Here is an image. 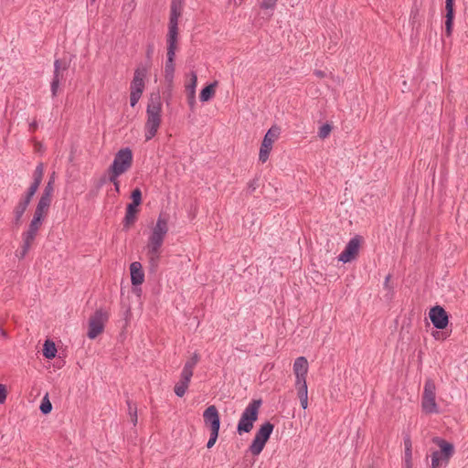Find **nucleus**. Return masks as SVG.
Instances as JSON below:
<instances>
[{
	"mask_svg": "<svg viewBox=\"0 0 468 468\" xmlns=\"http://www.w3.org/2000/svg\"><path fill=\"white\" fill-rule=\"evenodd\" d=\"M176 39H167V50L176 51Z\"/></svg>",
	"mask_w": 468,
	"mask_h": 468,
	"instance_id": "43",
	"label": "nucleus"
},
{
	"mask_svg": "<svg viewBox=\"0 0 468 468\" xmlns=\"http://www.w3.org/2000/svg\"><path fill=\"white\" fill-rule=\"evenodd\" d=\"M1 334H2V335H5V330L1 329Z\"/></svg>",
	"mask_w": 468,
	"mask_h": 468,
	"instance_id": "50",
	"label": "nucleus"
},
{
	"mask_svg": "<svg viewBox=\"0 0 468 468\" xmlns=\"http://www.w3.org/2000/svg\"><path fill=\"white\" fill-rule=\"evenodd\" d=\"M52 410L51 402L48 399V395L46 394L44 398L42 399L41 404H40V410L43 414H48Z\"/></svg>",
	"mask_w": 468,
	"mask_h": 468,
	"instance_id": "29",
	"label": "nucleus"
},
{
	"mask_svg": "<svg viewBox=\"0 0 468 468\" xmlns=\"http://www.w3.org/2000/svg\"><path fill=\"white\" fill-rule=\"evenodd\" d=\"M216 87H217V82H214V83L209 84L207 87H205L200 92V95H199L200 101H202L204 102L208 101L215 95Z\"/></svg>",
	"mask_w": 468,
	"mask_h": 468,
	"instance_id": "24",
	"label": "nucleus"
},
{
	"mask_svg": "<svg viewBox=\"0 0 468 468\" xmlns=\"http://www.w3.org/2000/svg\"><path fill=\"white\" fill-rule=\"evenodd\" d=\"M58 84H59V78L57 76H54V79L51 82V91H52L53 96H55L57 94Z\"/></svg>",
	"mask_w": 468,
	"mask_h": 468,
	"instance_id": "40",
	"label": "nucleus"
},
{
	"mask_svg": "<svg viewBox=\"0 0 468 468\" xmlns=\"http://www.w3.org/2000/svg\"><path fill=\"white\" fill-rule=\"evenodd\" d=\"M120 176H113L112 174H109V180L114 185L115 191L117 193L120 192V182L118 180V177Z\"/></svg>",
	"mask_w": 468,
	"mask_h": 468,
	"instance_id": "39",
	"label": "nucleus"
},
{
	"mask_svg": "<svg viewBox=\"0 0 468 468\" xmlns=\"http://www.w3.org/2000/svg\"><path fill=\"white\" fill-rule=\"evenodd\" d=\"M51 200L52 196L43 193L38 201L34 215L45 218L48 214V207L51 204Z\"/></svg>",
	"mask_w": 468,
	"mask_h": 468,
	"instance_id": "19",
	"label": "nucleus"
},
{
	"mask_svg": "<svg viewBox=\"0 0 468 468\" xmlns=\"http://www.w3.org/2000/svg\"><path fill=\"white\" fill-rule=\"evenodd\" d=\"M261 405V400L260 399H254L248 404L242 412L237 426V431L239 434L250 432L252 430L254 422L258 420Z\"/></svg>",
	"mask_w": 468,
	"mask_h": 468,
	"instance_id": "4",
	"label": "nucleus"
},
{
	"mask_svg": "<svg viewBox=\"0 0 468 468\" xmlns=\"http://www.w3.org/2000/svg\"><path fill=\"white\" fill-rule=\"evenodd\" d=\"M133 164V153L129 148L121 149L114 156L112 165L109 167V174L121 176L127 172Z\"/></svg>",
	"mask_w": 468,
	"mask_h": 468,
	"instance_id": "5",
	"label": "nucleus"
},
{
	"mask_svg": "<svg viewBox=\"0 0 468 468\" xmlns=\"http://www.w3.org/2000/svg\"><path fill=\"white\" fill-rule=\"evenodd\" d=\"M203 418L205 425L210 429V431H219L220 419L216 406L211 405L207 407L203 413Z\"/></svg>",
	"mask_w": 468,
	"mask_h": 468,
	"instance_id": "13",
	"label": "nucleus"
},
{
	"mask_svg": "<svg viewBox=\"0 0 468 468\" xmlns=\"http://www.w3.org/2000/svg\"><path fill=\"white\" fill-rule=\"evenodd\" d=\"M197 85V76L195 72H191L189 80L186 83V93L189 106L193 109L196 104V88Z\"/></svg>",
	"mask_w": 468,
	"mask_h": 468,
	"instance_id": "17",
	"label": "nucleus"
},
{
	"mask_svg": "<svg viewBox=\"0 0 468 468\" xmlns=\"http://www.w3.org/2000/svg\"><path fill=\"white\" fill-rule=\"evenodd\" d=\"M280 135V128L277 126H272L266 133L259 153V161L261 163H265L270 155V153L272 149V145L274 142L279 138Z\"/></svg>",
	"mask_w": 468,
	"mask_h": 468,
	"instance_id": "9",
	"label": "nucleus"
},
{
	"mask_svg": "<svg viewBox=\"0 0 468 468\" xmlns=\"http://www.w3.org/2000/svg\"><path fill=\"white\" fill-rule=\"evenodd\" d=\"M138 209H133L131 207H126V214L123 219V224L125 228H130L134 224L137 218Z\"/></svg>",
	"mask_w": 468,
	"mask_h": 468,
	"instance_id": "25",
	"label": "nucleus"
},
{
	"mask_svg": "<svg viewBox=\"0 0 468 468\" xmlns=\"http://www.w3.org/2000/svg\"><path fill=\"white\" fill-rule=\"evenodd\" d=\"M405 460L409 467L411 460V442L410 440L405 441Z\"/></svg>",
	"mask_w": 468,
	"mask_h": 468,
	"instance_id": "32",
	"label": "nucleus"
},
{
	"mask_svg": "<svg viewBox=\"0 0 468 468\" xmlns=\"http://www.w3.org/2000/svg\"><path fill=\"white\" fill-rule=\"evenodd\" d=\"M218 431H210V437H209V440H208V441L207 443V447L208 449L212 448L215 445V443H216V441L218 440Z\"/></svg>",
	"mask_w": 468,
	"mask_h": 468,
	"instance_id": "35",
	"label": "nucleus"
},
{
	"mask_svg": "<svg viewBox=\"0 0 468 468\" xmlns=\"http://www.w3.org/2000/svg\"><path fill=\"white\" fill-rule=\"evenodd\" d=\"M148 69L146 66H139L133 74V80L131 82L130 90L136 92H144L145 82L144 80L147 76Z\"/></svg>",
	"mask_w": 468,
	"mask_h": 468,
	"instance_id": "14",
	"label": "nucleus"
},
{
	"mask_svg": "<svg viewBox=\"0 0 468 468\" xmlns=\"http://www.w3.org/2000/svg\"><path fill=\"white\" fill-rule=\"evenodd\" d=\"M67 69L66 64L62 63L60 60L55 61V71L54 76H57L59 78L60 72L65 70Z\"/></svg>",
	"mask_w": 468,
	"mask_h": 468,
	"instance_id": "36",
	"label": "nucleus"
},
{
	"mask_svg": "<svg viewBox=\"0 0 468 468\" xmlns=\"http://www.w3.org/2000/svg\"><path fill=\"white\" fill-rule=\"evenodd\" d=\"M28 205H29V202H27V200H24L23 198H21L19 200V202L17 203V205L16 206V207L14 209V215L16 218V222L17 224L20 222L21 218H22L23 214L25 213V211L27 210Z\"/></svg>",
	"mask_w": 468,
	"mask_h": 468,
	"instance_id": "23",
	"label": "nucleus"
},
{
	"mask_svg": "<svg viewBox=\"0 0 468 468\" xmlns=\"http://www.w3.org/2000/svg\"><path fill=\"white\" fill-rule=\"evenodd\" d=\"M297 388V395L301 402V406L303 409H306L308 407V388L306 381H302V383H295Z\"/></svg>",
	"mask_w": 468,
	"mask_h": 468,
	"instance_id": "22",
	"label": "nucleus"
},
{
	"mask_svg": "<svg viewBox=\"0 0 468 468\" xmlns=\"http://www.w3.org/2000/svg\"><path fill=\"white\" fill-rule=\"evenodd\" d=\"M142 92L131 91L130 93V104L132 107H134L136 103L139 101Z\"/></svg>",
	"mask_w": 468,
	"mask_h": 468,
	"instance_id": "37",
	"label": "nucleus"
},
{
	"mask_svg": "<svg viewBox=\"0 0 468 468\" xmlns=\"http://www.w3.org/2000/svg\"><path fill=\"white\" fill-rule=\"evenodd\" d=\"M307 372L308 361L306 358L303 356L296 358L293 364V373L296 377L295 383H302V381H306Z\"/></svg>",
	"mask_w": 468,
	"mask_h": 468,
	"instance_id": "16",
	"label": "nucleus"
},
{
	"mask_svg": "<svg viewBox=\"0 0 468 468\" xmlns=\"http://www.w3.org/2000/svg\"><path fill=\"white\" fill-rule=\"evenodd\" d=\"M430 319L433 325L439 329H444L448 324V315L441 306H435L430 310Z\"/></svg>",
	"mask_w": 468,
	"mask_h": 468,
	"instance_id": "15",
	"label": "nucleus"
},
{
	"mask_svg": "<svg viewBox=\"0 0 468 468\" xmlns=\"http://www.w3.org/2000/svg\"><path fill=\"white\" fill-rule=\"evenodd\" d=\"M241 1L238 4V5H240Z\"/></svg>",
	"mask_w": 468,
	"mask_h": 468,
	"instance_id": "51",
	"label": "nucleus"
},
{
	"mask_svg": "<svg viewBox=\"0 0 468 468\" xmlns=\"http://www.w3.org/2000/svg\"><path fill=\"white\" fill-rule=\"evenodd\" d=\"M39 186H37L32 183L30 187L28 188L27 193L22 197L24 200H27L30 203L32 197L36 194Z\"/></svg>",
	"mask_w": 468,
	"mask_h": 468,
	"instance_id": "34",
	"label": "nucleus"
},
{
	"mask_svg": "<svg viewBox=\"0 0 468 468\" xmlns=\"http://www.w3.org/2000/svg\"><path fill=\"white\" fill-rule=\"evenodd\" d=\"M44 218L34 215L28 226V229L22 234V252L21 257H24L29 250L33 241L35 240L38 230L40 229Z\"/></svg>",
	"mask_w": 468,
	"mask_h": 468,
	"instance_id": "6",
	"label": "nucleus"
},
{
	"mask_svg": "<svg viewBox=\"0 0 468 468\" xmlns=\"http://www.w3.org/2000/svg\"><path fill=\"white\" fill-rule=\"evenodd\" d=\"M272 431L273 425L270 422H266L261 426L250 446V451L253 455L257 456L262 452Z\"/></svg>",
	"mask_w": 468,
	"mask_h": 468,
	"instance_id": "7",
	"label": "nucleus"
},
{
	"mask_svg": "<svg viewBox=\"0 0 468 468\" xmlns=\"http://www.w3.org/2000/svg\"><path fill=\"white\" fill-rule=\"evenodd\" d=\"M277 0H261L260 6L262 9L273 10L276 6Z\"/></svg>",
	"mask_w": 468,
	"mask_h": 468,
	"instance_id": "33",
	"label": "nucleus"
},
{
	"mask_svg": "<svg viewBox=\"0 0 468 468\" xmlns=\"http://www.w3.org/2000/svg\"><path fill=\"white\" fill-rule=\"evenodd\" d=\"M168 230V217L165 214H160L156 222L150 229L144 247L148 266L151 271H155L159 265L164 241Z\"/></svg>",
	"mask_w": 468,
	"mask_h": 468,
	"instance_id": "1",
	"label": "nucleus"
},
{
	"mask_svg": "<svg viewBox=\"0 0 468 468\" xmlns=\"http://www.w3.org/2000/svg\"><path fill=\"white\" fill-rule=\"evenodd\" d=\"M106 314L101 311L96 312L89 321L88 336L90 339L99 335L104 328L105 322L107 321Z\"/></svg>",
	"mask_w": 468,
	"mask_h": 468,
	"instance_id": "11",
	"label": "nucleus"
},
{
	"mask_svg": "<svg viewBox=\"0 0 468 468\" xmlns=\"http://www.w3.org/2000/svg\"><path fill=\"white\" fill-rule=\"evenodd\" d=\"M190 379L191 377H189L188 372H186V374H181L179 381L175 386V393L178 397H183L186 394Z\"/></svg>",
	"mask_w": 468,
	"mask_h": 468,
	"instance_id": "21",
	"label": "nucleus"
},
{
	"mask_svg": "<svg viewBox=\"0 0 468 468\" xmlns=\"http://www.w3.org/2000/svg\"><path fill=\"white\" fill-rule=\"evenodd\" d=\"M63 365V361L61 359H59L58 362H57V367H61Z\"/></svg>",
	"mask_w": 468,
	"mask_h": 468,
	"instance_id": "47",
	"label": "nucleus"
},
{
	"mask_svg": "<svg viewBox=\"0 0 468 468\" xmlns=\"http://www.w3.org/2000/svg\"><path fill=\"white\" fill-rule=\"evenodd\" d=\"M435 390L434 382L431 379H427L424 385L421 407L423 411L428 414L438 412V407L435 401Z\"/></svg>",
	"mask_w": 468,
	"mask_h": 468,
	"instance_id": "8",
	"label": "nucleus"
},
{
	"mask_svg": "<svg viewBox=\"0 0 468 468\" xmlns=\"http://www.w3.org/2000/svg\"><path fill=\"white\" fill-rule=\"evenodd\" d=\"M30 127L32 130H35L37 128V123L36 122L31 123Z\"/></svg>",
	"mask_w": 468,
	"mask_h": 468,
	"instance_id": "48",
	"label": "nucleus"
},
{
	"mask_svg": "<svg viewBox=\"0 0 468 468\" xmlns=\"http://www.w3.org/2000/svg\"><path fill=\"white\" fill-rule=\"evenodd\" d=\"M163 102L158 92L150 95L146 108V122L144 125L145 139L151 140L155 136L162 122Z\"/></svg>",
	"mask_w": 468,
	"mask_h": 468,
	"instance_id": "2",
	"label": "nucleus"
},
{
	"mask_svg": "<svg viewBox=\"0 0 468 468\" xmlns=\"http://www.w3.org/2000/svg\"><path fill=\"white\" fill-rule=\"evenodd\" d=\"M132 202L127 205V207H131L133 209H138V207L142 203V192L139 188H135L131 195Z\"/></svg>",
	"mask_w": 468,
	"mask_h": 468,
	"instance_id": "26",
	"label": "nucleus"
},
{
	"mask_svg": "<svg viewBox=\"0 0 468 468\" xmlns=\"http://www.w3.org/2000/svg\"><path fill=\"white\" fill-rule=\"evenodd\" d=\"M46 359L51 360L56 357V353H43Z\"/></svg>",
	"mask_w": 468,
	"mask_h": 468,
	"instance_id": "46",
	"label": "nucleus"
},
{
	"mask_svg": "<svg viewBox=\"0 0 468 468\" xmlns=\"http://www.w3.org/2000/svg\"><path fill=\"white\" fill-rule=\"evenodd\" d=\"M53 184H54V177L52 176L49 179V181L48 182L43 193L52 196L53 192H54Z\"/></svg>",
	"mask_w": 468,
	"mask_h": 468,
	"instance_id": "38",
	"label": "nucleus"
},
{
	"mask_svg": "<svg viewBox=\"0 0 468 468\" xmlns=\"http://www.w3.org/2000/svg\"><path fill=\"white\" fill-rule=\"evenodd\" d=\"M43 351H57L55 343L51 340H47L44 344Z\"/></svg>",
	"mask_w": 468,
	"mask_h": 468,
	"instance_id": "41",
	"label": "nucleus"
},
{
	"mask_svg": "<svg viewBox=\"0 0 468 468\" xmlns=\"http://www.w3.org/2000/svg\"><path fill=\"white\" fill-rule=\"evenodd\" d=\"M131 282L133 286L141 285L144 282V271L139 261L130 264Z\"/></svg>",
	"mask_w": 468,
	"mask_h": 468,
	"instance_id": "18",
	"label": "nucleus"
},
{
	"mask_svg": "<svg viewBox=\"0 0 468 468\" xmlns=\"http://www.w3.org/2000/svg\"><path fill=\"white\" fill-rule=\"evenodd\" d=\"M182 12V0H173L171 5V14L169 21V32L167 39H176L178 18Z\"/></svg>",
	"mask_w": 468,
	"mask_h": 468,
	"instance_id": "10",
	"label": "nucleus"
},
{
	"mask_svg": "<svg viewBox=\"0 0 468 468\" xmlns=\"http://www.w3.org/2000/svg\"><path fill=\"white\" fill-rule=\"evenodd\" d=\"M361 241L362 239L360 237H355L350 239L345 250L339 255L338 260L346 263L356 259L359 251Z\"/></svg>",
	"mask_w": 468,
	"mask_h": 468,
	"instance_id": "12",
	"label": "nucleus"
},
{
	"mask_svg": "<svg viewBox=\"0 0 468 468\" xmlns=\"http://www.w3.org/2000/svg\"><path fill=\"white\" fill-rule=\"evenodd\" d=\"M129 410H130V413L132 415V420L133 422L135 424L137 422V416H136V409H134V413H132L133 411V408L132 406L130 405L129 406Z\"/></svg>",
	"mask_w": 468,
	"mask_h": 468,
	"instance_id": "45",
	"label": "nucleus"
},
{
	"mask_svg": "<svg viewBox=\"0 0 468 468\" xmlns=\"http://www.w3.org/2000/svg\"><path fill=\"white\" fill-rule=\"evenodd\" d=\"M7 395L6 388L5 385L0 384V404L5 401Z\"/></svg>",
	"mask_w": 468,
	"mask_h": 468,
	"instance_id": "42",
	"label": "nucleus"
},
{
	"mask_svg": "<svg viewBox=\"0 0 468 468\" xmlns=\"http://www.w3.org/2000/svg\"><path fill=\"white\" fill-rule=\"evenodd\" d=\"M43 176H44V165L43 164H38L34 171V174H33V177H34V182L33 184L37 185V186H39L41 181H42V178H43Z\"/></svg>",
	"mask_w": 468,
	"mask_h": 468,
	"instance_id": "28",
	"label": "nucleus"
},
{
	"mask_svg": "<svg viewBox=\"0 0 468 468\" xmlns=\"http://www.w3.org/2000/svg\"><path fill=\"white\" fill-rule=\"evenodd\" d=\"M198 362V357L197 355L193 356L185 364V367L182 370L181 374H186V372L189 373V377L192 378L193 376V369L197 363Z\"/></svg>",
	"mask_w": 468,
	"mask_h": 468,
	"instance_id": "27",
	"label": "nucleus"
},
{
	"mask_svg": "<svg viewBox=\"0 0 468 468\" xmlns=\"http://www.w3.org/2000/svg\"><path fill=\"white\" fill-rule=\"evenodd\" d=\"M389 278H390V276H389V275L386 278V283H388V282Z\"/></svg>",
	"mask_w": 468,
	"mask_h": 468,
	"instance_id": "49",
	"label": "nucleus"
},
{
	"mask_svg": "<svg viewBox=\"0 0 468 468\" xmlns=\"http://www.w3.org/2000/svg\"><path fill=\"white\" fill-rule=\"evenodd\" d=\"M432 441L439 447V450L431 452V468L447 465L454 452L453 445L439 437L433 438Z\"/></svg>",
	"mask_w": 468,
	"mask_h": 468,
	"instance_id": "3",
	"label": "nucleus"
},
{
	"mask_svg": "<svg viewBox=\"0 0 468 468\" xmlns=\"http://www.w3.org/2000/svg\"><path fill=\"white\" fill-rule=\"evenodd\" d=\"M454 0H445L446 21H445V33L448 37L451 36L453 25V11Z\"/></svg>",
	"mask_w": 468,
	"mask_h": 468,
	"instance_id": "20",
	"label": "nucleus"
},
{
	"mask_svg": "<svg viewBox=\"0 0 468 468\" xmlns=\"http://www.w3.org/2000/svg\"><path fill=\"white\" fill-rule=\"evenodd\" d=\"M331 131H332L331 125H329L327 123L324 124L323 126L320 127L318 135L320 138L325 139L326 137L329 136Z\"/></svg>",
	"mask_w": 468,
	"mask_h": 468,
	"instance_id": "31",
	"label": "nucleus"
},
{
	"mask_svg": "<svg viewBox=\"0 0 468 468\" xmlns=\"http://www.w3.org/2000/svg\"><path fill=\"white\" fill-rule=\"evenodd\" d=\"M167 60L169 62H174L175 57H176V51L173 50H167Z\"/></svg>",
	"mask_w": 468,
	"mask_h": 468,
	"instance_id": "44",
	"label": "nucleus"
},
{
	"mask_svg": "<svg viewBox=\"0 0 468 468\" xmlns=\"http://www.w3.org/2000/svg\"><path fill=\"white\" fill-rule=\"evenodd\" d=\"M174 72H175L174 62L166 61L165 68V73L166 80H168L169 81H172L173 77H174Z\"/></svg>",
	"mask_w": 468,
	"mask_h": 468,
	"instance_id": "30",
	"label": "nucleus"
}]
</instances>
